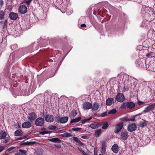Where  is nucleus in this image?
<instances>
[{
  "label": "nucleus",
  "instance_id": "ea45409f",
  "mask_svg": "<svg viewBox=\"0 0 155 155\" xmlns=\"http://www.w3.org/2000/svg\"><path fill=\"white\" fill-rule=\"evenodd\" d=\"M15 147H11L9 148H8L7 150V151L9 152L11 150H12L13 149H14L15 148Z\"/></svg>",
  "mask_w": 155,
  "mask_h": 155
},
{
  "label": "nucleus",
  "instance_id": "c03bdc74",
  "mask_svg": "<svg viewBox=\"0 0 155 155\" xmlns=\"http://www.w3.org/2000/svg\"><path fill=\"white\" fill-rule=\"evenodd\" d=\"M78 143L80 146L83 147H84L83 144L81 141H79Z\"/></svg>",
  "mask_w": 155,
  "mask_h": 155
},
{
  "label": "nucleus",
  "instance_id": "a18cd8bd",
  "mask_svg": "<svg viewBox=\"0 0 155 155\" xmlns=\"http://www.w3.org/2000/svg\"><path fill=\"white\" fill-rule=\"evenodd\" d=\"M73 138L74 140L77 143L80 141L77 137H74Z\"/></svg>",
  "mask_w": 155,
  "mask_h": 155
},
{
  "label": "nucleus",
  "instance_id": "09e8293b",
  "mask_svg": "<svg viewBox=\"0 0 155 155\" xmlns=\"http://www.w3.org/2000/svg\"><path fill=\"white\" fill-rule=\"evenodd\" d=\"M107 112H104V113H103L102 114V115H101V116L102 117H105L106 116H107Z\"/></svg>",
  "mask_w": 155,
  "mask_h": 155
},
{
  "label": "nucleus",
  "instance_id": "a211bd4d",
  "mask_svg": "<svg viewBox=\"0 0 155 155\" xmlns=\"http://www.w3.org/2000/svg\"><path fill=\"white\" fill-rule=\"evenodd\" d=\"M102 153H104L106 151L105 143L104 141L102 142Z\"/></svg>",
  "mask_w": 155,
  "mask_h": 155
},
{
  "label": "nucleus",
  "instance_id": "dca6fc26",
  "mask_svg": "<svg viewBox=\"0 0 155 155\" xmlns=\"http://www.w3.org/2000/svg\"><path fill=\"white\" fill-rule=\"evenodd\" d=\"M114 102V99L109 98L107 99L106 101V104L107 105H110Z\"/></svg>",
  "mask_w": 155,
  "mask_h": 155
},
{
  "label": "nucleus",
  "instance_id": "49530a36",
  "mask_svg": "<svg viewBox=\"0 0 155 155\" xmlns=\"http://www.w3.org/2000/svg\"><path fill=\"white\" fill-rule=\"evenodd\" d=\"M32 0H28L27 1L25 2V3L26 4L28 5L32 1Z\"/></svg>",
  "mask_w": 155,
  "mask_h": 155
},
{
  "label": "nucleus",
  "instance_id": "39448f33",
  "mask_svg": "<svg viewBox=\"0 0 155 155\" xmlns=\"http://www.w3.org/2000/svg\"><path fill=\"white\" fill-rule=\"evenodd\" d=\"M18 11L21 14H24L27 12V8L25 5H21L19 8Z\"/></svg>",
  "mask_w": 155,
  "mask_h": 155
},
{
  "label": "nucleus",
  "instance_id": "4c0bfd02",
  "mask_svg": "<svg viewBox=\"0 0 155 155\" xmlns=\"http://www.w3.org/2000/svg\"><path fill=\"white\" fill-rule=\"evenodd\" d=\"M5 15V13L3 11H1V19L3 18Z\"/></svg>",
  "mask_w": 155,
  "mask_h": 155
},
{
  "label": "nucleus",
  "instance_id": "cd10ccee",
  "mask_svg": "<svg viewBox=\"0 0 155 155\" xmlns=\"http://www.w3.org/2000/svg\"><path fill=\"white\" fill-rule=\"evenodd\" d=\"M2 139V141L5 143H7L9 141V139L8 137L3 138Z\"/></svg>",
  "mask_w": 155,
  "mask_h": 155
},
{
  "label": "nucleus",
  "instance_id": "f3484780",
  "mask_svg": "<svg viewBox=\"0 0 155 155\" xmlns=\"http://www.w3.org/2000/svg\"><path fill=\"white\" fill-rule=\"evenodd\" d=\"M112 150L114 153L118 152L119 150L118 146L117 144H114L112 147Z\"/></svg>",
  "mask_w": 155,
  "mask_h": 155
},
{
  "label": "nucleus",
  "instance_id": "f257e3e1",
  "mask_svg": "<svg viewBox=\"0 0 155 155\" xmlns=\"http://www.w3.org/2000/svg\"><path fill=\"white\" fill-rule=\"evenodd\" d=\"M55 119L57 121L61 123H66L68 120V117L67 116L64 117H60L58 115L55 116Z\"/></svg>",
  "mask_w": 155,
  "mask_h": 155
},
{
  "label": "nucleus",
  "instance_id": "8fccbe9b",
  "mask_svg": "<svg viewBox=\"0 0 155 155\" xmlns=\"http://www.w3.org/2000/svg\"><path fill=\"white\" fill-rule=\"evenodd\" d=\"M81 137V138H82L83 139H87L88 138L87 137V136H82Z\"/></svg>",
  "mask_w": 155,
  "mask_h": 155
},
{
  "label": "nucleus",
  "instance_id": "a19ab883",
  "mask_svg": "<svg viewBox=\"0 0 155 155\" xmlns=\"http://www.w3.org/2000/svg\"><path fill=\"white\" fill-rule=\"evenodd\" d=\"M79 150L84 155H88L85 152L84 150H82L81 149L78 148Z\"/></svg>",
  "mask_w": 155,
  "mask_h": 155
},
{
  "label": "nucleus",
  "instance_id": "37998d69",
  "mask_svg": "<svg viewBox=\"0 0 155 155\" xmlns=\"http://www.w3.org/2000/svg\"><path fill=\"white\" fill-rule=\"evenodd\" d=\"M135 117H136L135 116L131 118H128L129 121H134L135 119Z\"/></svg>",
  "mask_w": 155,
  "mask_h": 155
},
{
  "label": "nucleus",
  "instance_id": "79ce46f5",
  "mask_svg": "<svg viewBox=\"0 0 155 155\" xmlns=\"http://www.w3.org/2000/svg\"><path fill=\"white\" fill-rule=\"evenodd\" d=\"M91 118H92L91 117H90L87 119H86L83 120L82 121V123H84L85 122H86L87 121H88V120H90L91 119Z\"/></svg>",
  "mask_w": 155,
  "mask_h": 155
},
{
  "label": "nucleus",
  "instance_id": "6e6d98bb",
  "mask_svg": "<svg viewBox=\"0 0 155 155\" xmlns=\"http://www.w3.org/2000/svg\"><path fill=\"white\" fill-rule=\"evenodd\" d=\"M15 155H21L20 153L19 152H18V153H16Z\"/></svg>",
  "mask_w": 155,
  "mask_h": 155
},
{
  "label": "nucleus",
  "instance_id": "aec40b11",
  "mask_svg": "<svg viewBox=\"0 0 155 155\" xmlns=\"http://www.w3.org/2000/svg\"><path fill=\"white\" fill-rule=\"evenodd\" d=\"M101 129H99L95 130V135L96 137H98L101 134Z\"/></svg>",
  "mask_w": 155,
  "mask_h": 155
},
{
  "label": "nucleus",
  "instance_id": "20e7f679",
  "mask_svg": "<svg viewBox=\"0 0 155 155\" xmlns=\"http://www.w3.org/2000/svg\"><path fill=\"white\" fill-rule=\"evenodd\" d=\"M44 119L41 117H38L36 120L35 124L37 126H41L44 124Z\"/></svg>",
  "mask_w": 155,
  "mask_h": 155
},
{
  "label": "nucleus",
  "instance_id": "864d4df0",
  "mask_svg": "<svg viewBox=\"0 0 155 155\" xmlns=\"http://www.w3.org/2000/svg\"><path fill=\"white\" fill-rule=\"evenodd\" d=\"M81 26L82 27H84L86 26V25L84 24H83L81 25Z\"/></svg>",
  "mask_w": 155,
  "mask_h": 155
},
{
  "label": "nucleus",
  "instance_id": "052dcab7",
  "mask_svg": "<svg viewBox=\"0 0 155 155\" xmlns=\"http://www.w3.org/2000/svg\"><path fill=\"white\" fill-rule=\"evenodd\" d=\"M45 129H45V128H42V130H45Z\"/></svg>",
  "mask_w": 155,
  "mask_h": 155
},
{
  "label": "nucleus",
  "instance_id": "2f4dec72",
  "mask_svg": "<svg viewBox=\"0 0 155 155\" xmlns=\"http://www.w3.org/2000/svg\"><path fill=\"white\" fill-rule=\"evenodd\" d=\"M77 114V113L76 112V111L75 110H73L71 111V114L72 116L73 117H75V116H76Z\"/></svg>",
  "mask_w": 155,
  "mask_h": 155
},
{
  "label": "nucleus",
  "instance_id": "3c124183",
  "mask_svg": "<svg viewBox=\"0 0 155 155\" xmlns=\"http://www.w3.org/2000/svg\"><path fill=\"white\" fill-rule=\"evenodd\" d=\"M6 22L7 21L6 20L5 21V22L4 23V28H6Z\"/></svg>",
  "mask_w": 155,
  "mask_h": 155
},
{
  "label": "nucleus",
  "instance_id": "bf43d9fd",
  "mask_svg": "<svg viewBox=\"0 0 155 155\" xmlns=\"http://www.w3.org/2000/svg\"><path fill=\"white\" fill-rule=\"evenodd\" d=\"M141 114H141H141H137V115H135V116H137L139 115H141Z\"/></svg>",
  "mask_w": 155,
  "mask_h": 155
},
{
  "label": "nucleus",
  "instance_id": "4be33fe9",
  "mask_svg": "<svg viewBox=\"0 0 155 155\" xmlns=\"http://www.w3.org/2000/svg\"><path fill=\"white\" fill-rule=\"evenodd\" d=\"M102 124L103 125L102 128L103 129H106L108 126V124L107 122L103 123Z\"/></svg>",
  "mask_w": 155,
  "mask_h": 155
},
{
  "label": "nucleus",
  "instance_id": "5fc2aeb1",
  "mask_svg": "<svg viewBox=\"0 0 155 155\" xmlns=\"http://www.w3.org/2000/svg\"><path fill=\"white\" fill-rule=\"evenodd\" d=\"M143 103L142 102H141L140 101H139L138 102V104L139 105H142V104H143Z\"/></svg>",
  "mask_w": 155,
  "mask_h": 155
},
{
  "label": "nucleus",
  "instance_id": "f03ea898",
  "mask_svg": "<svg viewBox=\"0 0 155 155\" xmlns=\"http://www.w3.org/2000/svg\"><path fill=\"white\" fill-rule=\"evenodd\" d=\"M135 104L131 102H125L121 106V108H132L135 106Z\"/></svg>",
  "mask_w": 155,
  "mask_h": 155
},
{
  "label": "nucleus",
  "instance_id": "69168bd1",
  "mask_svg": "<svg viewBox=\"0 0 155 155\" xmlns=\"http://www.w3.org/2000/svg\"><path fill=\"white\" fill-rule=\"evenodd\" d=\"M147 56H149V55H147Z\"/></svg>",
  "mask_w": 155,
  "mask_h": 155
},
{
  "label": "nucleus",
  "instance_id": "4468645a",
  "mask_svg": "<svg viewBox=\"0 0 155 155\" xmlns=\"http://www.w3.org/2000/svg\"><path fill=\"white\" fill-rule=\"evenodd\" d=\"M101 124L97 123H94L93 124H91L89 126L90 127L93 129H95L100 127Z\"/></svg>",
  "mask_w": 155,
  "mask_h": 155
},
{
  "label": "nucleus",
  "instance_id": "6e6552de",
  "mask_svg": "<svg viewBox=\"0 0 155 155\" xmlns=\"http://www.w3.org/2000/svg\"><path fill=\"white\" fill-rule=\"evenodd\" d=\"M9 17L11 20L15 21L17 19L18 15L16 13L11 12L9 14Z\"/></svg>",
  "mask_w": 155,
  "mask_h": 155
},
{
  "label": "nucleus",
  "instance_id": "c756f323",
  "mask_svg": "<svg viewBox=\"0 0 155 155\" xmlns=\"http://www.w3.org/2000/svg\"><path fill=\"white\" fill-rule=\"evenodd\" d=\"M19 151L21 155H26V152L25 150H24L21 149H20L19 150Z\"/></svg>",
  "mask_w": 155,
  "mask_h": 155
},
{
  "label": "nucleus",
  "instance_id": "9b49d317",
  "mask_svg": "<svg viewBox=\"0 0 155 155\" xmlns=\"http://www.w3.org/2000/svg\"><path fill=\"white\" fill-rule=\"evenodd\" d=\"M36 117V115L34 113H30L29 116L28 117V118L29 120L32 122V121Z\"/></svg>",
  "mask_w": 155,
  "mask_h": 155
},
{
  "label": "nucleus",
  "instance_id": "1a4fd4ad",
  "mask_svg": "<svg viewBox=\"0 0 155 155\" xmlns=\"http://www.w3.org/2000/svg\"><path fill=\"white\" fill-rule=\"evenodd\" d=\"M45 120L47 122H51L53 121L54 118L51 115H47L45 117Z\"/></svg>",
  "mask_w": 155,
  "mask_h": 155
},
{
  "label": "nucleus",
  "instance_id": "0e129e2a",
  "mask_svg": "<svg viewBox=\"0 0 155 155\" xmlns=\"http://www.w3.org/2000/svg\"><path fill=\"white\" fill-rule=\"evenodd\" d=\"M147 56H149V55H147Z\"/></svg>",
  "mask_w": 155,
  "mask_h": 155
},
{
  "label": "nucleus",
  "instance_id": "bb28decb",
  "mask_svg": "<svg viewBox=\"0 0 155 155\" xmlns=\"http://www.w3.org/2000/svg\"><path fill=\"white\" fill-rule=\"evenodd\" d=\"M148 106L149 107L150 110H152L155 108V103H153L151 104H150Z\"/></svg>",
  "mask_w": 155,
  "mask_h": 155
},
{
  "label": "nucleus",
  "instance_id": "b1692460",
  "mask_svg": "<svg viewBox=\"0 0 155 155\" xmlns=\"http://www.w3.org/2000/svg\"><path fill=\"white\" fill-rule=\"evenodd\" d=\"M147 122L145 121H143L142 122H141L140 123L139 126L140 127H143L145 126L146 125Z\"/></svg>",
  "mask_w": 155,
  "mask_h": 155
},
{
  "label": "nucleus",
  "instance_id": "c9c22d12",
  "mask_svg": "<svg viewBox=\"0 0 155 155\" xmlns=\"http://www.w3.org/2000/svg\"><path fill=\"white\" fill-rule=\"evenodd\" d=\"M13 7L12 5H9L7 7L6 9L9 11H11Z\"/></svg>",
  "mask_w": 155,
  "mask_h": 155
},
{
  "label": "nucleus",
  "instance_id": "13d9d810",
  "mask_svg": "<svg viewBox=\"0 0 155 155\" xmlns=\"http://www.w3.org/2000/svg\"><path fill=\"white\" fill-rule=\"evenodd\" d=\"M2 147L1 146V147H0V148H1V151H2L3 150V148L2 149Z\"/></svg>",
  "mask_w": 155,
  "mask_h": 155
},
{
  "label": "nucleus",
  "instance_id": "338daca9",
  "mask_svg": "<svg viewBox=\"0 0 155 155\" xmlns=\"http://www.w3.org/2000/svg\"><path fill=\"white\" fill-rule=\"evenodd\" d=\"M152 12H153V10L152 9Z\"/></svg>",
  "mask_w": 155,
  "mask_h": 155
},
{
  "label": "nucleus",
  "instance_id": "7c9ffc66",
  "mask_svg": "<svg viewBox=\"0 0 155 155\" xmlns=\"http://www.w3.org/2000/svg\"><path fill=\"white\" fill-rule=\"evenodd\" d=\"M116 111L117 110L115 109H113L110 111L108 113L110 114H114L116 113Z\"/></svg>",
  "mask_w": 155,
  "mask_h": 155
},
{
  "label": "nucleus",
  "instance_id": "423d86ee",
  "mask_svg": "<svg viewBox=\"0 0 155 155\" xmlns=\"http://www.w3.org/2000/svg\"><path fill=\"white\" fill-rule=\"evenodd\" d=\"M137 128V126L135 124H129L127 127L128 130L130 132H132L135 131Z\"/></svg>",
  "mask_w": 155,
  "mask_h": 155
},
{
  "label": "nucleus",
  "instance_id": "f704fd0d",
  "mask_svg": "<svg viewBox=\"0 0 155 155\" xmlns=\"http://www.w3.org/2000/svg\"><path fill=\"white\" fill-rule=\"evenodd\" d=\"M6 134L5 132H3L2 134V135L1 136V138L2 139L3 138H6Z\"/></svg>",
  "mask_w": 155,
  "mask_h": 155
},
{
  "label": "nucleus",
  "instance_id": "6ab92c4d",
  "mask_svg": "<svg viewBox=\"0 0 155 155\" xmlns=\"http://www.w3.org/2000/svg\"><path fill=\"white\" fill-rule=\"evenodd\" d=\"M22 132L20 130H18L15 132V135L16 136H21L22 135Z\"/></svg>",
  "mask_w": 155,
  "mask_h": 155
},
{
  "label": "nucleus",
  "instance_id": "f8f14e48",
  "mask_svg": "<svg viewBox=\"0 0 155 155\" xmlns=\"http://www.w3.org/2000/svg\"><path fill=\"white\" fill-rule=\"evenodd\" d=\"M22 127L24 128H28L31 126V124L29 122L26 121L22 124Z\"/></svg>",
  "mask_w": 155,
  "mask_h": 155
},
{
  "label": "nucleus",
  "instance_id": "5701e85b",
  "mask_svg": "<svg viewBox=\"0 0 155 155\" xmlns=\"http://www.w3.org/2000/svg\"><path fill=\"white\" fill-rule=\"evenodd\" d=\"M1 45H2V48H4L5 47L6 44V41L5 38L2 39V41L1 43Z\"/></svg>",
  "mask_w": 155,
  "mask_h": 155
},
{
  "label": "nucleus",
  "instance_id": "4d7b16f0",
  "mask_svg": "<svg viewBox=\"0 0 155 155\" xmlns=\"http://www.w3.org/2000/svg\"><path fill=\"white\" fill-rule=\"evenodd\" d=\"M3 4V1L1 0V5H2Z\"/></svg>",
  "mask_w": 155,
  "mask_h": 155
},
{
  "label": "nucleus",
  "instance_id": "7ed1b4c3",
  "mask_svg": "<svg viewBox=\"0 0 155 155\" xmlns=\"http://www.w3.org/2000/svg\"><path fill=\"white\" fill-rule=\"evenodd\" d=\"M124 124L123 122H120L117 124L115 128V133H117L119 132L123 127Z\"/></svg>",
  "mask_w": 155,
  "mask_h": 155
},
{
  "label": "nucleus",
  "instance_id": "9d476101",
  "mask_svg": "<svg viewBox=\"0 0 155 155\" xmlns=\"http://www.w3.org/2000/svg\"><path fill=\"white\" fill-rule=\"evenodd\" d=\"M91 104L87 102L84 103L83 104V108L84 110H88L91 108Z\"/></svg>",
  "mask_w": 155,
  "mask_h": 155
},
{
  "label": "nucleus",
  "instance_id": "2eb2a0df",
  "mask_svg": "<svg viewBox=\"0 0 155 155\" xmlns=\"http://www.w3.org/2000/svg\"><path fill=\"white\" fill-rule=\"evenodd\" d=\"M100 104L99 103L97 102H95L93 104L91 107L92 109L94 110H97L100 107Z\"/></svg>",
  "mask_w": 155,
  "mask_h": 155
},
{
  "label": "nucleus",
  "instance_id": "72a5a7b5",
  "mask_svg": "<svg viewBox=\"0 0 155 155\" xmlns=\"http://www.w3.org/2000/svg\"><path fill=\"white\" fill-rule=\"evenodd\" d=\"M120 120L123 121H129L127 117H125L122 118H120Z\"/></svg>",
  "mask_w": 155,
  "mask_h": 155
},
{
  "label": "nucleus",
  "instance_id": "58836bf2",
  "mask_svg": "<svg viewBox=\"0 0 155 155\" xmlns=\"http://www.w3.org/2000/svg\"><path fill=\"white\" fill-rule=\"evenodd\" d=\"M50 132L44 131L40 132V134H41L42 135H44L45 134H48Z\"/></svg>",
  "mask_w": 155,
  "mask_h": 155
},
{
  "label": "nucleus",
  "instance_id": "412c9836",
  "mask_svg": "<svg viewBox=\"0 0 155 155\" xmlns=\"http://www.w3.org/2000/svg\"><path fill=\"white\" fill-rule=\"evenodd\" d=\"M81 119V117H79L74 119H71L70 121L71 123L77 122L79 121Z\"/></svg>",
  "mask_w": 155,
  "mask_h": 155
},
{
  "label": "nucleus",
  "instance_id": "680f3d73",
  "mask_svg": "<svg viewBox=\"0 0 155 155\" xmlns=\"http://www.w3.org/2000/svg\"><path fill=\"white\" fill-rule=\"evenodd\" d=\"M21 139H22V138H21V137H20V138H19L18 139V140H21Z\"/></svg>",
  "mask_w": 155,
  "mask_h": 155
},
{
  "label": "nucleus",
  "instance_id": "0eeeda50",
  "mask_svg": "<svg viewBox=\"0 0 155 155\" xmlns=\"http://www.w3.org/2000/svg\"><path fill=\"white\" fill-rule=\"evenodd\" d=\"M116 98L117 101L120 102H122L125 99L123 94L121 93L118 94Z\"/></svg>",
  "mask_w": 155,
  "mask_h": 155
},
{
  "label": "nucleus",
  "instance_id": "e2e57ef3",
  "mask_svg": "<svg viewBox=\"0 0 155 155\" xmlns=\"http://www.w3.org/2000/svg\"><path fill=\"white\" fill-rule=\"evenodd\" d=\"M102 155V154H99V155Z\"/></svg>",
  "mask_w": 155,
  "mask_h": 155
},
{
  "label": "nucleus",
  "instance_id": "de8ad7c7",
  "mask_svg": "<svg viewBox=\"0 0 155 155\" xmlns=\"http://www.w3.org/2000/svg\"><path fill=\"white\" fill-rule=\"evenodd\" d=\"M128 90V87H124V89H123V91H127Z\"/></svg>",
  "mask_w": 155,
  "mask_h": 155
},
{
  "label": "nucleus",
  "instance_id": "603ef678",
  "mask_svg": "<svg viewBox=\"0 0 155 155\" xmlns=\"http://www.w3.org/2000/svg\"><path fill=\"white\" fill-rule=\"evenodd\" d=\"M127 78V77H126V76H124L123 77V80H122L123 82H124V83H125V82L126 80H124V79H125V78Z\"/></svg>",
  "mask_w": 155,
  "mask_h": 155
},
{
  "label": "nucleus",
  "instance_id": "e433bc0d",
  "mask_svg": "<svg viewBox=\"0 0 155 155\" xmlns=\"http://www.w3.org/2000/svg\"><path fill=\"white\" fill-rule=\"evenodd\" d=\"M81 128H80L79 127H75L72 128V130L74 131H77L78 130H81Z\"/></svg>",
  "mask_w": 155,
  "mask_h": 155
},
{
  "label": "nucleus",
  "instance_id": "a878e982",
  "mask_svg": "<svg viewBox=\"0 0 155 155\" xmlns=\"http://www.w3.org/2000/svg\"><path fill=\"white\" fill-rule=\"evenodd\" d=\"M48 128L50 130H52L56 129L57 128V127L54 125H49Z\"/></svg>",
  "mask_w": 155,
  "mask_h": 155
},
{
  "label": "nucleus",
  "instance_id": "c85d7f7f",
  "mask_svg": "<svg viewBox=\"0 0 155 155\" xmlns=\"http://www.w3.org/2000/svg\"><path fill=\"white\" fill-rule=\"evenodd\" d=\"M64 136L66 137H71L72 135L71 134L68 133H66L64 134Z\"/></svg>",
  "mask_w": 155,
  "mask_h": 155
},
{
  "label": "nucleus",
  "instance_id": "ddd939ff",
  "mask_svg": "<svg viewBox=\"0 0 155 155\" xmlns=\"http://www.w3.org/2000/svg\"><path fill=\"white\" fill-rule=\"evenodd\" d=\"M128 136H129L128 134V133L127 132H123L121 134V138L123 140H126Z\"/></svg>",
  "mask_w": 155,
  "mask_h": 155
},
{
  "label": "nucleus",
  "instance_id": "393cba45",
  "mask_svg": "<svg viewBox=\"0 0 155 155\" xmlns=\"http://www.w3.org/2000/svg\"><path fill=\"white\" fill-rule=\"evenodd\" d=\"M50 141L54 142H58L60 140L58 138H53L49 139Z\"/></svg>",
  "mask_w": 155,
  "mask_h": 155
},
{
  "label": "nucleus",
  "instance_id": "473e14b6",
  "mask_svg": "<svg viewBox=\"0 0 155 155\" xmlns=\"http://www.w3.org/2000/svg\"><path fill=\"white\" fill-rule=\"evenodd\" d=\"M150 110H150L149 107L148 106L145 109L143 110V112L145 113H146L147 112H148Z\"/></svg>",
  "mask_w": 155,
  "mask_h": 155
}]
</instances>
